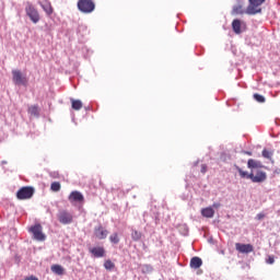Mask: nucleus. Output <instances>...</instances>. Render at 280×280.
<instances>
[{"label": "nucleus", "instance_id": "2eb2a0df", "mask_svg": "<svg viewBox=\"0 0 280 280\" xmlns=\"http://www.w3.org/2000/svg\"><path fill=\"white\" fill-rule=\"evenodd\" d=\"M247 167L252 170V172H255V170H259V167H261V162L249 159L247 161Z\"/></svg>", "mask_w": 280, "mask_h": 280}, {"label": "nucleus", "instance_id": "39448f33", "mask_svg": "<svg viewBox=\"0 0 280 280\" xmlns=\"http://www.w3.org/2000/svg\"><path fill=\"white\" fill-rule=\"evenodd\" d=\"M57 219L60 224H71L73 222V214L67 210H59Z\"/></svg>", "mask_w": 280, "mask_h": 280}, {"label": "nucleus", "instance_id": "7c9ffc66", "mask_svg": "<svg viewBox=\"0 0 280 280\" xmlns=\"http://www.w3.org/2000/svg\"><path fill=\"white\" fill-rule=\"evenodd\" d=\"M264 218H266V214L261 212L256 215V219L258 220H264Z\"/></svg>", "mask_w": 280, "mask_h": 280}, {"label": "nucleus", "instance_id": "6e6552de", "mask_svg": "<svg viewBox=\"0 0 280 280\" xmlns=\"http://www.w3.org/2000/svg\"><path fill=\"white\" fill-rule=\"evenodd\" d=\"M12 75H13V82L14 84L23 85L27 84V78L21 73V70H12Z\"/></svg>", "mask_w": 280, "mask_h": 280}, {"label": "nucleus", "instance_id": "9d476101", "mask_svg": "<svg viewBox=\"0 0 280 280\" xmlns=\"http://www.w3.org/2000/svg\"><path fill=\"white\" fill-rule=\"evenodd\" d=\"M235 249L237 250V253H242V254H246V255H248V253H253V250H255V248L253 247L252 244H242V243H236Z\"/></svg>", "mask_w": 280, "mask_h": 280}, {"label": "nucleus", "instance_id": "f3484780", "mask_svg": "<svg viewBox=\"0 0 280 280\" xmlns=\"http://www.w3.org/2000/svg\"><path fill=\"white\" fill-rule=\"evenodd\" d=\"M201 215H203V218H213V215H215V210H213L212 207L203 208L201 210Z\"/></svg>", "mask_w": 280, "mask_h": 280}, {"label": "nucleus", "instance_id": "412c9836", "mask_svg": "<svg viewBox=\"0 0 280 280\" xmlns=\"http://www.w3.org/2000/svg\"><path fill=\"white\" fill-rule=\"evenodd\" d=\"M73 110H80L82 108V101L80 100H71Z\"/></svg>", "mask_w": 280, "mask_h": 280}, {"label": "nucleus", "instance_id": "393cba45", "mask_svg": "<svg viewBox=\"0 0 280 280\" xmlns=\"http://www.w3.org/2000/svg\"><path fill=\"white\" fill-rule=\"evenodd\" d=\"M272 154H273L272 151H269V150H267V149H264V150H262V156H264V159H268V160L270 161V160H272Z\"/></svg>", "mask_w": 280, "mask_h": 280}, {"label": "nucleus", "instance_id": "4be33fe9", "mask_svg": "<svg viewBox=\"0 0 280 280\" xmlns=\"http://www.w3.org/2000/svg\"><path fill=\"white\" fill-rule=\"evenodd\" d=\"M30 115H33L34 117H38V106L33 105L28 108Z\"/></svg>", "mask_w": 280, "mask_h": 280}, {"label": "nucleus", "instance_id": "7ed1b4c3", "mask_svg": "<svg viewBox=\"0 0 280 280\" xmlns=\"http://www.w3.org/2000/svg\"><path fill=\"white\" fill-rule=\"evenodd\" d=\"M34 191V187L24 186L18 190L16 198L18 200H30V198H33Z\"/></svg>", "mask_w": 280, "mask_h": 280}, {"label": "nucleus", "instance_id": "c85d7f7f", "mask_svg": "<svg viewBox=\"0 0 280 280\" xmlns=\"http://www.w3.org/2000/svg\"><path fill=\"white\" fill-rule=\"evenodd\" d=\"M141 272H142V275H148V273L152 272V266L143 265L142 269H141Z\"/></svg>", "mask_w": 280, "mask_h": 280}, {"label": "nucleus", "instance_id": "aec40b11", "mask_svg": "<svg viewBox=\"0 0 280 280\" xmlns=\"http://www.w3.org/2000/svg\"><path fill=\"white\" fill-rule=\"evenodd\" d=\"M42 8L48 16H51V14H54V7H51V2H46L42 4Z\"/></svg>", "mask_w": 280, "mask_h": 280}, {"label": "nucleus", "instance_id": "423d86ee", "mask_svg": "<svg viewBox=\"0 0 280 280\" xmlns=\"http://www.w3.org/2000/svg\"><path fill=\"white\" fill-rule=\"evenodd\" d=\"M31 233H33L34 240H37V242H45L46 237L43 233V225L35 224L30 229Z\"/></svg>", "mask_w": 280, "mask_h": 280}, {"label": "nucleus", "instance_id": "c756f323", "mask_svg": "<svg viewBox=\"0 0 280 280\" xmlns=\"http://www.w3.org/2000/svg\"><path fill=\"white\" fill-rule=\"evenodd\" d=\"M267 264H275V256H268Z\"/></svg>", "mask_w": 280, "mask_h": 280}, {"label": "nucleus", "instance_id": "dca6fc26", "mask_svg": "<svg viewBox=\"0 0 280 280\" xmlns=\"http://www.w3.org/2000/svg\"><path fill=\"white\" fill-rule=\"evenodd\" d=\"M232 30L235 34H242V21L237 19L233 20Z\"/></svg>", "mask_w": 280, "mask_h": 280}, {"label": "nucleus", "instance_id": "2f4dec72", "mask_svg": "<svg viewBox=\"0 0 280 280\" xmlns=\"http://www.w3.org/2000/svg\"><path fill=\"white\" fill-rule=\"evenodd\" d=\"M201 174H207V164L201 165Z\"/></svg>", "mask_w": 280, "mask_h": 280}, {"label": "nucleus", "instance_id": "f03ea898", "mask_svg": "<svg viewBox=\"0 0 280 280\" xmlns=\"http://www.w3.org/2000/svg\"><path fill=\"white\" fill-rule=\"evenodd\" d=\"M77 7L83 14H91V12L95 11V2L93 0H79Z\"/></svg>", "mask_w": 280, "mask_h": 280}, {"label": "nucleus", "instance_id": "6ab92c4d", "mask_svg": "<svg viewBox=\"0 0 280 280\" xmlns=\"http://www.w3.org/2000/svg\"><path fill=\"white\" fill-rule=\"evenodd\" d=\"M236 171L238 172L241 178H248L249 180H252V176H253V171L250 173L242 170L240 166H236Z\"/></svg>", "mask_w": 280, "mask_h": 280}, {"label": "nucleus", "instance_id": "ddd939ff", "mask_svg": "<svg viewBox=\"0 0 280 280\" xmlns=\"http://www.w3.org/2000/svg\"><path fill=\"white\" fill-rule=\"evenodd\" d=\"M232 14L237 15V14H246V9H244V1L238 0L236 5L233 7L232 9Z\"/></svg>", "mask_w": 280, "mask_h": 280}, {"label": "nucleus", "instance_id": "0eeeda50", "mask_svg": "<svg viewBox=\"0 0 280 280\" xmlns=\"http://www.w3.org/2000/svg\"><path fill=\"white\" fill-rule=\"evenodd\" d=\"M268 178V175L266 172L261 171L260 168H257L256 171H252V183H265V180Z\"/></svg>", "mask_w": 280, "mask_h": 280}, {"label": "nucleus", "instance_id": "5701e85b", "mask_svg": "<svg viewBox=\"0 0 280 280\" xmlns=\"http://www.w3.org/2000/svg\"><path fill=\"white\" fill-rule=\"evenodd\" d=\"M104 268L105 270H113L115 268V262H112L110 259L105 260Z\"/></svg>", "mask_w": 280, "mask_h": 280}, {"label": "nucleus", "instance_id": "20e7f679", "mask_svg": "<svg viewBox=\"0 0 280 280\" xmlns=\"http://www.w3.org/2000/svg\"><path fill=\"white\" fill-rule=\"evenodd\" d=\"M25 12L32 23H38V21H40V14H38V10H36V8L33 7L31 2L26 3Z\"/></svg>", "mask_w": 280, "mask_h": 280}, {"label": "nucleus", "instance_id": "4468645a", "mask_svg": "<svg viewBox=\"0 0 280 280\" xmlns=\"http://www.w3.org/2000/svg\"><path fill=\"white\" fill-rule=\"evenodd\" d=\"M202 266V258L195 256L190 259V268H194V270H198Z\"/></svg>", "mask_w": 280, "mask_h": 280}, {"label": "nucleus", "instance_id": "f8f14e48", "mask_svg": "<svg viewBox=\"0 0 280 280\" xmlns=\"http://www.w3.org/2000/svg\"><path fill=\"white\" fill-rule=\"evenodd\" d=\"M70 202H82L84 200V195L78 190H73L69 197H68Z\"/></svg>", "mask_w": 280, "mask_h": 280}, {"label": "nucleus", "instance_id": "bb28decb", "mask_svg": "<svg viewBox=\"0 0 280 280\" xmlns=\"http://www.w3.org/2000/svg\"><path fill=\"white\" fill-rule=\"evenodd\" d=\"M131 237H132V240H133V242H139V240H141V232H139V231H133L132 233H131Z\"/></svg>", "mask_w": 280, "mask_h": 280}, {"label": "nucleus", "instance_id": "cd10ccee", "mask_svg": "<svg viewBox=\"0 0 280 280\" xmlns=\"http://www.w3.org/2000/svg\"><path fill=\"white\" fill-rule=\"evenodd\" d=\"M109 242L112 244H119V235L117 233H114L109 236Z\"/></svg>", "mask_w": 280, "mask_h": 280}, {"label": "nucleus", "instance_id": "473e14b6", "mask_svg": "<svg viewBox=\"0 0 280 280\" xmlns=\"http://www.w3.org/2000/svg\"><path fill=\"white\" fill-rule=\"evenodd\" d=\"M220 207H221L220 202H215L212 205L213 209H220Z\"/></svg>", "mask_w": 280, "mask_h": 280}, {"label": "nucleus", "instance_id": "a878e982", "mask_svg": "<svg viewBox=\"0 0 280 280\" xmlns=\"http://www.w3.org/2000/svg\"><path fill=\"white\" fill-rule=\"evenodd\" d=\"M50 189L51 191H60L61 189V185L59 182H54L51 185H50Z\"/></svg>", "mask_w": 280, "mask_h": 280}, {"label": "nucleus", "instance_id": "9b49d317", "mask_svg": "<svg viewBox=\"0 0 280 280\" xmlns=\"http://www.w3.org/2000/svg\"><path fill=\"white\" fill-rule=\"evenodd\" d=\"M89 253H91V255L97 259L106 257V249H104L103 246L90 247Z\"/></svg>", "mask_w": 280, "mask_h": 280}, {"label": "nucleus", "instance_id": "1a4fd4ad", "mask_svg": "<svg viewBox=\"0 0 280 280\" xmlns=\"http://www.w3.org/2000/svg\"><path fill=\"white\" fill-rule=\"evenodd\" d=\"M94 237H96V240H106V237H108V230L104 229L102 225L95 226Z\"/></svg>", "mask_w": 280, "mask_h": 280}, {"label": "nucleus", "instance_id": "f257e3e1", "mask_svg": "<svg viewBox=\"0 0 280 280\" xmlns=\"http://www.w3.org/2000/svg\"><path fill=\"white\" fill-rule=\"evenodd\" d=\"M246 8V14L254 16L255 14H261V5L266 3V0H248Z\"/></svg>", "mask_w": 280, "mask_h": 280}, {"label": "nucleus", "instance_id": "a211bd4d", "mask_svg": "<svg viewBox=\"0 0 280 280\" xmlns=\"http://www.w3.org/2000/svg\"><path fill=\"white\" fill-rule=\"evenodd\" d=\"M51 272H54L55 275H59V277H61L62 275H65V268L60 265H52L50 267Z\"/></svg>", "mask_w": 280, "mask_h": 280}, {"label": "nucleus", "instance_id": "b1692460", "mask_svg": "<svg viewBox=\"0 0 280 280\" xmlns=\"http://www.w3.org/2000/svg\"><path fill=\"white\" fill-rule=\"evenodd\" d=\"M254 100L256 102H258L259 104H264V102H266V97H264V95L257 94V93L254 94Z\"/></svg>", "mask_w": 280, "mask_h": 280}, {"label": "nucleus", "instance_id": "72a5a7b5", "mask_svg": "<svg viewBox=\"0 0 280 280\" xmlns=\"http://www.w3.org/2000/svg\"><path fill=\"white\" fill-rule=\"evenodd\" d=\"M246 154H247L248 156H253V152H250V151H247Z\"/></svg>", "mask_w": 280, "mask_h": 280}]
</instances>
